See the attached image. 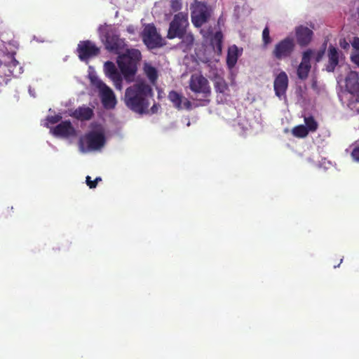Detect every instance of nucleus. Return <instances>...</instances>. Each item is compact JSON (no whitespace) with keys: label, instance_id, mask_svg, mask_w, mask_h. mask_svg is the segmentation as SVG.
I'll use <instances>...</instances> for the list:
<instances>
[{"label":"nucleus","instance_id":"obj_1","mask_svg":"<svg viewBox=\"0 0 359 359\" xmlns=\"http://www.w3.org/2000/svg\"><path fill=\"white\" fill-rule=\"evenodd\" d=\"M98 32L100 39L105 48L118 54L116 62L121 74L118 72L115 65L110 61L104 64V72L111 80L115 88L121 90L123 78L127 82L133 81L137 72V64L141 59V53L137 49H126L124 53H121L126 46V43L123 39L118 38L111 25H100Z\"/></svg>","mask_w":359,"mask_h":359},{"label":"nucleus","instance_id":"obj_2","mask_svg":"<svg viewBox=\"0 0 359 359\" xmlns=\"http://www.w3.org/2000/svg\"><path fill=\"white\" fill-rule=\"evenodd\" d=\"M152 88L144 79H137L128 87L124 95V102L132 111L142 114L147 113Z\"/></svg>","mask_w":359,"mask_h":359},{"label":"nucleus","instance_id":"obj_3","mask_svg":"<svg viewBox=\"0 0 359 359\" xmlns=\"http://www.w3.org/2000/svg\"><path fill=\"white\" fill-rule=\"evenodd\" d=\"M107 142L106 131L101 124H95L90 131L81 136L79 149L81 153L101 151Z\"/></svg>","mask_w":359,"mask_h":359},{"label":"nucleus","instance_id":"obj_4","mask_svg":"<svg viewBox=\"0 0 359 359\" xmlns=\"http://www.w3.org/2000/svg\"><path fill=\"white\" fill-rule=\"evenodd\" d=\"M190 95L195 107L206 106L210 101L211 87L208 80L201 74H193L189 82Z\"/></svg>","mask_w":359,"mask_h":359},{"label":"nucleus","instance_id":"obj_5","mask_svg":"<svg viewBox=\"0 0 359 359\" xmlns=\"http://www.w3.org/2000/svg\"><path fill=\"white\" fill-rule=\"evenodd\" d=\"M88 78L91 84L97 89L104 107L107 109L114 108L116 104V99L113 90L97 77L92 67L88 68Z\"/></svg>","mask_w":359,"mask_h":359},{"label":"nucleus","instance_id":"obj_6","mask_svg":"<svg viewBox=\"0 0 359 359\" xmlns=\"http://www.w3.org/2000/svg\"><path fill=\"white\" fill-rule=\"evenodd\" d=\"M189 25L188 15L186 13H179L174 16L170 23L168 32V38H182L187 31Z\"/></svg>","mask_w":359,"mask_h":359},{"label":"nucleus","instance_id":"obj_7","mask_svg":"<svg viewBox=\"0 0 359 359\" xmlns=\"http://www.w3.org/2000/svg\"><path fill=\"white\" fill-rule=\"evenodd\" d=\"M50 133L55 137L72 140L78 135L77 130L69 121H62L56 126L50 128Z\"/></svg>","mask_w":359,"mask_h":359},{"label":"nucleus","instance_id":"obj_8","mask_svg":"<svg viewBox=\"0 0 359 359\" xmlns=\"http://www.w3.org/2000/svg\"><path fill=\"white\" fill-rule=\"evenodd\" d=\"M191 9L192 23L196 27H201L210 16L208 8L203 3L195 1L192 4Z\"/></svg>","mask_w":359,"mask_h":359},{"label":"nucleus","instance_id":"obj_9","mask_svg":"<svg viewBox=\"0 0 359 359\" xmlns=\"http://www.w3.org/2000/svg\"><path fill=\"white\" fill-rule=\"evenodd\" d=\"M142 36L144 44L149 48H154L163 45V39L153 25H145Z\"/></svg>","mask_w":359,"mask_h":359},{"label":"nucleus","instance_id":"obj_10","mask_svg":"<svg viewBox=\"0 0 359 359\" xmlns=\"http://www.w3.org/2000/svg\"><path fill=\"white\" fill-rule=\"evenodd\" d=\"M294 48V39L292 36H287L275 45L273 55L276 58L281 60L290 56Z\"/></svg>","mask_w":359,"mask_h":359},{"label":"nucleus","instance_id":"obj_11","mask_svg":"<svg viewBox=\"0 0 359 359\" xmlns=\"http://www.w3.org/2000/svg\"><path fill=\"white\" fill-rule=\"evenodd\" d=\"M22 73V67L18 62L14 58L13 54L6 55L4 63L0 65V76L5 75L8 76L13 75L15 76Z\"/></svg>","mask_w":359,"mask_h":359},{"label":"nucleus","instance_id":"obj_12","mask_svg":"<svg viewBox=\"0 0 359 359\" xmlns=\"http://www.w3.org/2000/svg\"><path fill=\"white\" fill-rule=\"evenodd\" d=\"M99 51V48L90 41H81L78 44L77 53L81 60L86 61L90 57L96 56Z\"/></svg>","mask_w":359,"mask_h":359},{"label":"nucleus","instance_id":"obj_13","mask_svg":"<svg viewBox=\"0 0 359 359\" xmlns=\"http://www.w3.org/2000/svg\"><path fill=\"white\" fill-rule=\"evenodd\" d=\"M288 86V77L285 72L278 73L273 82V88L276 95L282 100L285 98V93Z\"/></svg>","mask_w":359,"mask_h":359},{"label":"nucleus","instance_id":"obj_14","mask_svg":"<svg viewBox=\"0 0 359 359\" xmlns=\"http://www.w3.org/2000/svg\"><path fill=\"white\" fill-rule=\"evenodd\" d=\"M304 125H299L292 129V134L297 137H305L309 132H313L317 129L318 124L312 117L304 118Z\"/></svg>","mask_w":359,"mask_h":359},{"label":"nucleus","instance_id":"obj_15","mask_svg":"<svg viewBox=\"0 0 359 359\" xmlns=\"http://www.w3.org/2000/svg\"><path fill=\"white\" fill-rule=\"evenodd\" d=\"M294 32L297 43L300 46H306L311 42L313 32L309 27L305 25H299L295 27Z\"/></svg>","mask_w":359,"mask_h":359},{"label":"nucleus","instance_id":"obj_16","mask_svg":"<svg viewBox=\"0 0 359 359\" xmlns=\"http://www.w3.org/2000/svg\"><path fill=\"white\" fill-rule=\"evenodd\" d=\"M201 34L205 39H210L211 45L215 52L219 53L222 51V41L223 35L221 32H217L212 36L210 28H203L201 29Z\"/></svg>","mask_w":359,"mask_h":359},{"label":"nucleus","instance_id":"obj_17","mask_svg":"<svg viewBox=\"0 0 359 359\" xmlns=\"http://www.w3.org/2000/svg\"><path fill=\"white\" fill-rule=\"evenodd\" d=\"M346 87L348 91L359 102V74L351 72L346 79Z\"/></svg>","mask_w":359,"mask_h":359},{"label":"nucleus","instance_id":"obj_18","mask_svg":"<svg viewBox=\"0 0 359 359\" xmlns=\"http://www.w3.org/2000/svg\"><path fill=\"white\" fill-rule=\"evenodd\" d=\"M168 99L173 106L178 109H191L192 105H194L193 102L176 91H170Z\"/></svg>","mask_w":359,"mask_h":359},{"label":"nucleus","instance_id":"obj_19","mask_svg":"<svg viewBox=\"0 0 359 359\" xmlns=\"http://www.w3.org/2000/svg\"><path fill=\"white\" fill-rule=\"evenodd\" d=\"M325 54V48L320 50L307 49L302 53V58L301 63L311 66L312 60L316 62H320Z\"/></svg>","mask_w":359,"mask_h":359},{"label":"nucleus","instance_id":"obj_20","mask_svg":"<svg viewBox=\"0 0 359 359\" xmlns=\"http://www.w3.org/2000/svg\"><path fill=\"white\" fill-rule=\"evenodd\" d=\"M327 57L328 61L326 65V70L329 72H332L339 62V53L335 47L332 46L329 47Z\"/></svg>","mask_w":359,"mask_h":359},{"label":"nucleus","instance_id":"obj_21","mask_svg":"<svg viewBox=\"0 0 359 359\" xmlns=\"http://www.w3.org/2000/svg\"><path fill=\"white\" fill-rule=\"evenodd\" d=\"M93 110L88 107H81L69 113V115L79 120H88L93 116Z\"/></svg>","mask_w":359,"mask_h":359},{"label":"nucleus","instance_id":"obj_22","mask_svg":"<svg viewBox=\"0 0 359 359\" xmlns=\"http://www.w3.org/2000/svg\"><path fill=\"white\" fill-rule=\"evenodd\" d=\"M242 50L233 45L229 48L226 62L229 68H232L237 62L238 57L241 55Z\"/></svg>","mask_w":359,"mask_h":359},{"label":"nucleus","instance_id":"obj_23","mask_svg":"<svg viewBox=\"0 0 359 359\" xmlns=\"http://www.w3.org/2000/svg\"><path fill=\"white\" fill-rule=\"evenodd\" d=\"M215 87L217 93L221 95V99L222 100V97H228L229 96L230 90L229 86L224 79L222 78H217L215 81Z\"/></svg>","mask_w":359,"mask_h":359},{"label":"nucleus","instance_id":"obj_24","mask_svg":"<svg viewBox=\"0 0 359 359\" xmlns=\"http://www.w3.org/2000/svg\"><path fill=\"white\" fill-rule=\"evenodd\" d=\"M144 71L151 82L154 83L158 77L157 70L150 64L146 63L144 66Z\"/></svg>","mask_w":359,"mask_h":359},{"label":"nucleus","instance_id":"obj_25","mask_svg":"<svg viewBox=\"0 0 359 359\" xmlns=\"http://www.w3.org/2000/svg\"><path fill=\"white\" fill-rule=\"evenodd\" d=\"M311 66L306 65V64L301 63L299 64L297 68V75L298 77L301 79H305L307 78L309 75V72H310Z\"/></svg>","mask_w":359,"mask_h":359},{"label":"nucleus","instance_id":"obj_26","mask_svg":"<svg viewBox=\"0 0 359 359\" xmlns=\"http://www.w3.org/2000/svg\"><path fill=\"white\" fill-rule=\"evenodd\" d=\"M62 119L61 114H56L55 116H48L43 121V125L47 128H51L50 127V124H55L57 122H59Z\"/></svg>","mask_w":359,"mask_h":359},{"label":"nucleus","instance_id":"obj_27","mask_svg":"<svg viewBox=\"0 0 359 359\" xmlns=\"http://www.w3.org/2000/svg\"><path fill=\"white\" fill-rule=\"evenodd\" d=\"M262 41L265 47L272 42V39L270 36L269 29L267 27H265L262 32Z\"/></svg>","mask_w":359,"mask_h":359},{"label":"nucleus","instance_id":"obj_28","mask_svg":"<svg viewBox=\"0 0 359 359\" xmlns=\"http://www.w3.org/2000/svg\"><path fill=\"white\" fill-rule=\"evenodd\" d=\"M182 39V42L186 44L187 46L192 44L194 42V36L191 34H187V32L184 34V36L181 38Z\"/></svg>","mask_w":359,"mask_h":359},{"label":"nucleus","instance_id":"obj_29","mask_svg":"<svg viewBox=\"0 0 359 359\" xmlns=\"http://www.w3.org/2000/svg\"><path fill=\"white\" fill-rule=\"evenodd\" d=\"M351 61L359 66V50H353L351 54Z\"/></svg>","mask_w":359,"mask_h":359},{"label":"nucleus","instance_id":"obj_30","mask_svg":"<svg viewBox=\"0 0 359 359\" xmlns=\"http://www.w3.org/2000/svg\"><path fill=\"white\" fill-rule=\"evenodd\" d=\"M181 0H172L171 1V7L174 10V11H177L181 8Z\"/></svg>","mask_w":359,"mask_h":359},{"label":"nucleus","instance_id":"obj_31","mask_svg":"<svg viewBox=\"0 0 359 359\" xmlns=\"http://www.w3.org/2000/svg\"><path fill=\"white\" fill-rule=\"evenodd\" d=\"M351 43L353 47V50H359V39L358 37H353L351 41Z\"/></svg>","mask_w":359,"mask_h":359},{"label":"nucleus","instance_id":"obj_32","mask_svg":"<svg viewBox=\"0 0 359 359\" xmlns=\"http://www.w3.org/2000/svg\"><path fill=\"white\" fill-rule=\"evenodd\" d=\"M351 156L353 157V158L355 161H358L359 162V147H355L352 153H351Z\"/></svg>","mask_w":359,"mask_h":359},{"label":"nucleus","instance_id":"obj_33","mask_svg":"<svg viewBox=\"0 0 359 359\" xmlns=\"http://www.w3.org/2000/svg\"><path fill=\"white\" fill-rule=\"evenodd\" d=\"M86 184L90 188V189H93V188H95L96 187V183L95 182V181H92L91 180V177L90 176H87L86 177Z\"/></svg>","mask_w":359,"mask_h":359},{"label":"nucleus","instance_id":"obj_34","mask_svg":"<svg viewBox=\"0 0 359 359\" xmlns=\"http://www.w3.org/2000/svg\"><path fill=\"white\" fill-rule=\"evenodd\" d=\"M339 45L344 49H348L349 48V43L345 39H341Z\"/></svg>","mask_w":359,"mask_h":359},{"label":"nucleus","instance_id":"obj_35","mask_svg":"<svg viewBox=\"0 0 359 359\" xmlns=\"http://www.w3.org/2000/svg\"><path fill=\"white\" fill-rule=\"evenodd\" d=\"M127 31L130 33H133L135 32V27H133V26H129L128 28H127Z\"/></svg>","mask_w":359,"mask_h":359},{"label":"nucleus","instance_id":"obj_36","mask_svg":"<svg viewBox=\"0 0 359 359\" xmlns=\"http://www.w3.org/2000/svg\"><path fill=\"white\" fill-rule=\"evenodd\" d=\"M158 110V107H156V105H154L151 108V111H152V113H155Z\"/></svg>","mask_w":359,"mask_h":359},{"label":"nucleus","instance_id":"obj_37","mask_svg":"<svg viewBox=\"0 0 359 359\" xmlns=\"http://www.w3.org/2000/svg\"><path fill=\"white\" fill-rule=\"evenodd\" d=\"M95 182L97 184L98 182L101 181V177H97L95 179Z\"/></svg>","mask_w":359,"mask_h":359},{"label":"nucleus","instance_id":"obj_38","mask_svg":"<svg viewBox=\"0 0 359 359\" xmlns=\"http://www.w3.org/2000/svg\"><path fill=\"white\" fill-rule=\"evenodd\" d=\"M249 126H250V128H252V129H253L255 128L252 124H250Z\"/></svg>","mask_w":359,"mask_h":359},{"label":"nucleus","instance_id":"obj_39","mask_svg":"<svg viewBox=\"0 0 359 359\" xmlns=\"http://www.w3.org/2000/svg\"><path fill=\"white\" fill-rule=\"evenodd\" d=\"M245 130H249V128H248V127H245Z\"/></svg>","mask_w":359,"mask_h":359}]
</instances>
